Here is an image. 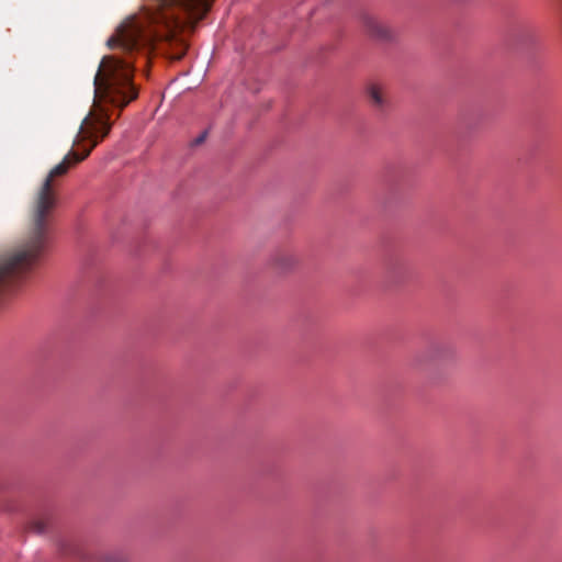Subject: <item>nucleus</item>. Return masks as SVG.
Instances as JSON below:
<instances>
[{
    "label": "nucleus",
    "instance_id": "423d86ee",
    "mask_svg": "<svg viewBox=\"0 0 562 562\" xmlns=\"http://www.w3.org/2000/svg\"><path fill=\"white\" fill-rule=\"evenodd\" d=\"M205 137H206V132L202 133L199 137H196V138L194 139V144H195V145H199V144L203 143V142H204V139H205Z\"/></svg>",
    "mask_w": 562,
    "mask_h": 562
},
{
    "label": "nucleus",
    "instance_id": "39448f33",
    "mask_svg": "<svg viewBox=\"0 0 562 562\" xmlns=\"http://www.w3.org/2000/svg\"><path fill=\"white\" fill-rule=\"evenodd\" d=\"M32 530L36 533H42L45 531L46 529V526H45V522L44 521H34L31 526Z\"/></svg>",
    "mask_w": 562,
    "mask_h": 562
},
{
    "label": "nucleus",
    "instance_id": "f257e3e1",
    "mask_svg": "<svg viewBox=\"0 0 562 562\" xmlns=\"http://www.w3.org/2000/svg\"><path fill=\"white\" fill-rule=\"evenodd\" d=\"M155 12L150 20L169 31L190 27L202 20L214 0H151Z\"/></svg>",
    "mask_w": 562,
    "mask_h": 562
},
{
    "label": "nucleus",
    "instance_id": "7ed1b4c3",
    "mask_svg": "<svg viewBox=\"0 0 562 562\" xmlns=\"http://www.w3.org/2000/svg\"><path fill=\"white\" fill-rule=\"evenodd\" d=\"M297 263L299 257L290 249H278L270 258V266L281 273L293 270Z\"/></svg>",
    "mask_w": 562,
    "mask_h": 562
},
{
    "label": "nucleus",
    "instance_id": "f03ea898",
    "mask_svg": "<svg viewBox=\"0 0 562 562\" xmlns=\"http://www.w3.org/2000/svg\"><path fill=\"white\" fill-rule=\"evenodd\" d=\"M363 27L371 38L379 42H390L394 37L392 29L373 15H366L363 18Z\"/></svg>",
    "mask_w": 562,
    "mask_h": 562
},
{
    "label": "nucleus",
    "instance_id": "20e7f679",
    "mask_svg": "<svg viewBox=\"0 0 562 562\" xmlns=\"http://www.w3.org/2000/svg\"><path fill=\"white\" fill-rule=\"evenodd\" d=\"M367 93L371 104L379 111H383L387 106V97L384 88L378 83H370Z\"/></svg>",
    "mask_w": 562,
    "mask_h": 562
}]
</instances>
